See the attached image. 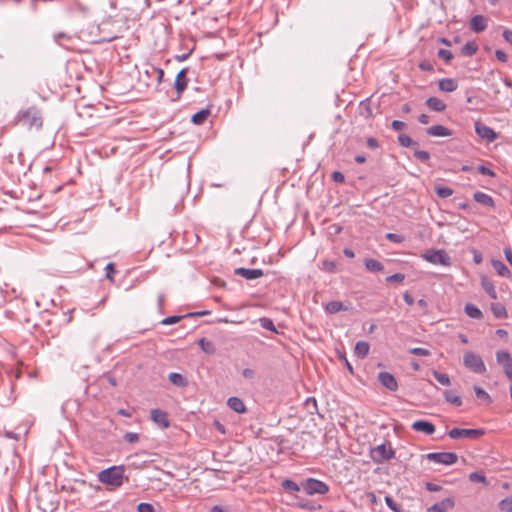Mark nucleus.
<instances>
[{
  "instance_id": "nucleus-1",
  "label": "nucleus",
  "mask_w": 512,
  "mask_h": 512,
  "mask_svg": "<svg viewBox=\"0 0 512 512\" xmlns=\"http://www.w3.org/2000/svg\"><path fill=\"white\" fill-rule=\"evenodd\" d=\"M14 124H20L28 130L41 129L43 118L40 109L36 106H30L26 109L19 110L15 116Z\"/></svg>"
},
{
  "instance_id": "nucleus-2",
  "label": "nucleus",
  "mask_w": 512,
  "mask_h": 512,
  "mask_svg": "<svg viewBox=\"0 0 512 512\" xmlns=\"http://www.w3.org/2000/svg\"><path fill=\"white\" fill-rule=\"evenodd\" d=\"M124 468L123 466H112L102 470L98 474V480L106 485L120 487L123 484Z\"/></svg>"
},
{
  "instance_id": "nucleus-3",
  "label": "nucleus",
  "mask_w": 512,
  "mask_h": 512,
  "mask_svg": "<svg viewBox=\"0 0 512 512\" xmlns=\"http://www.w3.org/2000/svg\"><path fill=\"white\" fill-rule=\"evenodd\" d=\"M422 258L434 265H441L444 267H449L452 265L451 257L445 250L442 249L427 250L422 254Z\"/></svg>"
},
{
  "instance_id": "nucleus-4",
  "label": "nucleus",
  "mask_w": 512,
  "mask_h": 512,
  "mask_svg": "<svg viewBox=\"0 0 512 512\" xmlns=\"http://www.w3.org/2000/svg\"><path fill=\"white\" fill-rule=\"evenodd\" d=\"M371 459L375 463H383L395 457V451L390 444H380L371 449Z\"/></svg>"
},
{
  "instance_id": "nucleus-5",
  "label": "nucleus",
  "mask_w": 512,
  "mask_h": 512,
  "mask_svg": "<svg viewBox=\"0 0 512 512\" xmlns=\"http://www.w3.org/2000/svg\"><path fill=\"white\" fill-rule=\"evenodd\" d=\"M463 363L466 368L475 373L483 374L486 371L482 358L473 352L469 351L464 354Z\"/></svg>"
},
{
  "instance_id": "nucleus-6",
  "label": "nucleus",
  "mask_w": 512,
  "mask_h": 512,
  "mask_svg": "<svg viewBox=\"0 0 512 512\" xmlns=\"http://www.w3.org/2000/svg\"><path fill=\"white\" fill-rule=\"evenodd\" d=\"M302 487L308 495L326 494L329 491V486L326 483L315 478L306 479L302 483Z\"/></svg>"
},
{
  "instance_id": "nucleus-7",
  "label": "nucleus",
  "mask_w": 512,
  "mask_h": 512,
  "mask_svg": "<svg viewBox=\"0 0 512 512\" xmlns=\"http://www.w3.org/2000/svg\"><path fill=\"white\" fill-rule=\"evenodd\" d=\"M426 458L438 464L452 465L457 462L458 455L454 452H432L428 453Z\"/></svg>"
},
{
  "instance_id": "nucleus-8",
  "label": "nucleus",
  "mask_w": 512,
  "mask_h": 512,
  "mask_svg": "<svg viewBox=\"0 0 512 512\" xmlns=\"http://www.w3.org/2000/svg\"><path fill=\"white\" fill-rule=\"evenodd\" d=\"M496 361L502 366L505 376L512 381V357L508 351L496 352Z\"/></svg>"
},
{
  "instance_id": "nucleus-9",
  "label": "nucleus",
  "mask_w": 512,
  "mask_h": 512,
  "mask_svg": "<svg viewBox=\"0 0 512 512\" xmlns=\"http://www.w3.org/2000/svg\"><path fill=\"white\" fill-rule=\"evenodd\" d=\"M484 434L483 429H464V428H453L448 432L451 439L458 438H478Z\"/></svg>"
},
{
  "instance_id": "nucleus-10",
  "label": "nucleus",
  "mask_w": 512,
  "mask_h": 512,
  "mask_svg": "<svg viewBox=\"0 0 512 512\" xmlns=\"http://www.w3.org/2000/svg\"><path fill=\"white\" fill-rule=\"evenodd\" d=\"M475 132L487 142H493L497 139V133L492 128L479 121L475 122Z\"/></svg>"
},
{
  "instance_id": "nucleus-11",
  "label": "nucleus",
  "mask_w": 512,
  "mask_h": 512,
  "mask_svg": "<svg viewBox=\"0 0 512 512\" xmlns=\"http://www.w3.org/2000/svg\"><path fill=\"white\" fill-rule=\"evenodd\" d=\"M378 380L383 387L390 391H396L398 389L396 378L389 372H380L378 374Z\"/></svg>"
},
{
  "instance_id": "nucleus-12",
  "label": "nucleus",
  "mask_w": 512,
  "mask_h": 512,
  "mask_svg": "<svg viewBox=\"0 0 512 512\" xmlns=\"http://www.w3.org/2000/svg\"><path fill=\"white\" fill-rule=\"evenodd\" d=\"M411 428L414 431L422 432L426 435H431L435 432V425L426 420H417L413 422Z\"/></svg>"
},
{
  "instance_id": "nucleus-13",
  "label": "nucleus",
  "mask_w": 512,
  "mask_h": 512,
  "mask_svg": "<svg viewBox=\"0 0 512 512\" xmlns=\"http://www.w3.org/2000/svg\"><path fill=\"white\" fill-rule=\"evenodd\" d=\"M188 73V68L181 69L178 74L176 75V79L174 82V87L178 93V96L182 94V92L187 88L188 86V80L186 78V75Z\"/></svg>"
},
{
  "instance_id": "nucleus-14",
  "label": "nucleus",
  "mask_w": 512,
  "mask_h": 512,
  "mask_svg": "<svg viewBox=\"0 0 512 512\" xmlns=\"http://www.w3.org/2000/svg\"><path fill=\"white\" fill-rule=\"evenodd\" d=\"M234 273L248 280L257 279L264 275L262 269H249L243 267L236 268Z\"/></svg>"
},
{
  "instance_id": "nucleus-15",
  "label": "nucleus",
  "mask_w": 512,
  "mask_h": 512,
  "mask_svg": "<svg viewBox=\"0 0 512 512\" xmlns=\"http://www.w3.org/2000/svg\"><path fill=\"white\" fill-rule=\"evenodd\" d=\"M488 26L487 19L483 15H475L470 20V28L475 33L484 31Z\"/></svg>"
},
{
  "instance_id": "nucleus-16",
  "label": "nucleus",
  "mask_w": 512,
  "mask_h": 512,
  "mask_svg": "<svg viewBox=\"0 0 512 512\" xmlns=\"http://www.w3.org/2000/svg\"><path fill=\"white\" fill-rule=\"evenodd\" d=\"M151 418L162 428H167L169 426L167 413L160 409H153L151 411Z\"/></svg>"
},
{
  "instance_id": "nucleus-17",
  "label": "nucleus",
  "mask_w": 512,
  "mask_h": 512,
  "mask_svg": "<svg viewBox=\"0 0 512 512\" xmlns=\"http://www.w3.org/2000/svg\"><path fill=\"white\" fill-rule=\"evenodd\" d=\"M454 500L452 498H445L442 501L435 503L432 505L428 512H446L449 509L453 508Z\"/></svg>"
},
{
  "instance_id": "nucleus-18",
  "label": "nucleus",
  "mask_w": 512,
  "mask_h": 512,
  "mask_svg": "<svg viewBox=\"0 0 512 512\" xmlns=\"http://www.w3.org/2000/svg\"><path fill=\"white\" fill-rule=\"evenodd\" d=\"M429 136L433 137H448L452 135V131L442 125H434L426 130Z\"/></svg>"
},
{
  "instance_id": "nucleus-19",
  "label": "nucleus",
  "mask_w": 512,
  "mask_h": 512,
  "mask_svg": "<svg viewBox=\"0 0 512 512\" xmlns=\"http://www.w3.org/2000/svg\"><path fill=\"white\" fill-rule=\"evenodd\" d=\"M473 199L481 205L491 207V208L495 207L494 199L490 195H488L484 192H480V191L475 192L473 194Z\"/></svg>"
},
{
  "instance_id": "nucleus-20",
  "label": "nucleus",
  "mask_w": 512,
  "mask_h": 512,
  "mask_svg": "<svg viewBox=\"0 0 512 512\" xmlns=\"http://www.w3.org/2000/svg\"><path fill=\"white\" fill-rule=\"evenodd\" d=\"M438 88L443 92H453L458 88V83L453 78H443L438 81Z\"/></svg>"
},
{
  "instance_id": "nucleus-21",
  "label": "nucleus",
  "mask_w": 512,
  "mask_h": 512,
  "mask_svg": "<svg viewBox=\"0 0 512 512\" xmlns=\"http://www.w3.org/2000/svg\"><path fill=\"white\" fill-rule=\"evenodd\" d=\"M227 405L229 406L230 409H232L233 411H235L237 413L246 412V406H245L243 400L238 397H235V396L230 397L227 401Z\"/></svg>"
},
{
  "instance_id": "nucleus-22",
  "label": "nucleus",
  "mask_w": 512,
  "mask_h": 512,
  "mask_svg": "<svg viewBox=\"0 0 512 512\" xmlns=\"http://www.w3.org/2000/svg\"><path fill=\"white\" fill-rule=\"evenodd\" d=\"M491 264H492V267L494 268V270L498 273V275H500L502 277H506V278L511 277L510 270L501 260L493 259L491 261Z\"/></svg>"
},
{
  "instance_id": "nucleus-23",
  "label": "nucleus",
  "mask_w": 512,
  "mask_h": 512,
  "mask_svg": "<svg viewBox=\"0 0 512 512\" xmlns=\"http://www.w3.org/2000/svg\"><path fill=\"white\" fill-rule=\"evenodd\" d=\"M426 105L433 111L442 112L446 109V104L437 97H430L426 100Z\"/></svg>"
},
{
  "instance_id": "nucleus-24",
  "label": "nucleus",
  "mask_w": 512,
  "mask_h": 512,
  "mask_svg": "<svg viewBox=\"0 0 512 512\" xmlns=\"http://www.w3.org/2000/svg\"><path fill=\"white\" fill-rule=\"evenodd\" d=\"M369 349H370V345L368 342L358 341L355 344L354 353L358 358L363 359L368 355Z\"/></svg>"
},
{
  "instance_id": "nucleus-25",
  "label": "nucleus",
  "mask_w": 512,
  "mask_h": 512,
  "mask_svg": "<svg viewBox=\"0 0 512 512\" xmlns=\"http://www.w3.org/2000/svg\"><path fill=\"white\" fill-rule=\"evenodd\" d=\"M169 381L177 387H186L188 385L187 379L180 373L171 372L168 375Z\"/></svg>"
},
{
  "instance_id": "nucleus-26",
  "label": "nucleus",
  "mask_w": 512,
  "mask_h": 512,
  "mask_svg": "<svg viewBox=\"0 0 512 512\" xmlns=\"http://www.w3.org/2000/svg\"><path fill=\"white\" fill-rule=\"evenodd\" d=\"M464 311L466 315L469 316L470 318L478 320L483 318L482 311L472 303H467L464 307Z\"/></svg>"
},
{
  "instance_id": "nucleus-27",
  "label": "nucleus",
  "mask_w": 512,
  "mask_h": 512,
  "mask_svg": "<svg viewBox=\"0 0 512 512\" xmlns=\"http://www.w3.org/2000/svg\"><path fill=\"white\" fill-rule=\"evenodd\" d=\"M198 345L206 354L213 355L216 352L215 344L206 338L199 339Z\"/></svg>"
},
{
  "instance_id": "nucleus-28",
  "label": "nucleus",
  "mask_w": 512,
  "mask_h": 512,
  "mask_svg": "<svg viewBox=\"0 0 512 512\" xmlns=\"http://www.w3.org/2000/svg\"><path fill=\"white\" fill-rule=\"evenodd\" d=\"M53 39H54L55 43L58 44L59 46L68 48V42H70L72 40V37L65 32H59V33H55L53 35Z\"/></svg>"
},
{
  "instance_id": "nucleus-29",
  "label": "nucleus",
  "mask_w": 512,
  "mask_h": 512,
  "mask_svg": "<svg viewBox=\"0 0 512 512\" xmlns=\"http://www.w3.org/2000/svg\"><path fill=\"white\" fill-rule=\"evenodd\" d=\"M342 310H347V307L340 301H331L325 305V311L330 314H335Z\"/></svg>"
},
{
  "instance_id": "nucleus-30",
  "label": "nucleus",
  "mask_w": 512,
  "mask_h": 512,
  "mask_svg": "<svg viewBox=\"0 0 512 512\" xmlns=\"http://www.w3.org/2000/svg\"><path fill=\"white\" fill-rule=\"evenodd\" d=\"M209 115L210 111L208 109H202L192 116L191 121L196 125H201L207 120Z\"/></svg>"
},
{
  "instance_id": "nucleus-31",
  "label": "nucleus",
  "mask_w": 512,
  "mask_h": 512,
  "mask_svg": "<svg viewBox=\"0 0 512 512\" xmlns=\"http://www.w3.org/2000/svg\"><path fill=\"white\" fill-rule=\"evenodd\" d=\"M365 267L367 270L371 272H380L384 269L383 264L375 259H366L365 260Z\"/></svg>"
},
{
  "instance_id": "nucleus-32",
  "label": "nucleus",
  "mask_w": 512,
  "mask_h": 512,
  "mask_svg": "<svg viewBox=\"0 0 512 512\" xmlns=\"http://www.w3.org/2000/svg\"><path fill=\"white\" fill-rule=\"evenodd\" d=\"M478 50V46L474 41H468L462 48L461 53L464 56H473Z\"/></svg>"
},
{
  "instance_id": "nucleus-33",
  "label": "nucleus",
  "mask_w": 512,
  "mask_h": 512,
  "mask_svg": "<svg viewBox=\"0 0 512 512\" xmlns=\"http://www.w3.org/2000/svg\"><path fill=\"white\" fill-rule=\"evenodd\" d=\"M398 142L402 147H415L417 146V142L414 141L410 136L406 134H399L398 135Z\"/></svg>"
},
{
  "instance_id": "nucleus-34",
  "label": "nucleus",
  "mask_w": 512,
  "mask_h": 512,
  "mask_svg": "<svg viewBox=\"0 0 512 512\" xmlns=\"http://www.w3.org/2000/svg\"><path fill=\"white\" fill-rule=\"evenodd\" d=\"M444 398L447 402L455 405V406H461L462 405V399L460 396L453 394L451 391L446 390L444 392Z\"/></svg>"
},
{
  "instance_id": "nucleus-35",
  "label": "nucleus",
  "mask_w": 512,
  "mask_h": 512,
  "mask_svg": "<svg viewBox=\"0 0 512 512\" xmlns=\"http://www.w3.org/2000/svg\"><path fill=\"white\" fill-rule=\"evenodd\" d=\"M432 374L434 378L437 380V382L440 383L441 385L449 386L451 384L450 377L447 374L441 373L436 370H433Z\"/></svg>"
},
{
  "instance_id": "nucleus-36",
  "label": "nucleus",
  "mask_w": 512,
  "mask_h": 512,
  "mask_svg": "<svg viewBox=\"0 0 512 512\" xmlns=\"http://www.w3.org/2000/svg\"><path fill=\"white\" fill-rule=\"evenodd\" d=\"M491 310L496 318H506L507 317V310L501 304L492 305Z\"/></svg>"
},
{
  "instance_id": "nucleus-37",
  "label": "nucleus",
  "mask_w": 512,
  "mask_h": 512,
  "mask_svg": "<svg viewBox=\"0 0 512 512\" xmlns=\"http://www.w3.org/2000/svg\"><path fill=\"white\" fill-rule=\"evenodd\" d=\"M259 323L262 328L269 330L274 333H278L273 321L270 318L262 317L259 319Z\"/></svg>"
},
{
  "instance_id": "nucleus-38",
  "label": "nucleus",
  "mask_w": 512,
  "mask_h": 512,
  "mask_svg": "<svg viewBox=\"0 0 512 512\" xmlns=\"http://www.w3.org/2000/svg\"><path fill=\"white\" fill-rule=\"evenodd\" d=\"M435 192L440 198H448L453 194V190L446 186H436Z\"/></svg>"
},
{
  "instance_id": "nucleus-39",
  "label": "nucleus",
  "mask_w": 512,
  "mask_h": 512,
  "mask_svg": "<svg viewBox=\"0 0 512 512\" xmlns=\"http://www.w3.org/2000/svg\"><path fill=\"white\" fill-rule=\"evenodd\" d=\"M282 487L286 490V491H289V492H298L300 491V486L290 480V479H285L283 482H282Z\"/></svg>"
},
{
  "instance_id": "nucleus-40",
  "label": "nucleus",
  "mask_w": 512,
  "mask_h": 512,
  "mask_svg": "<svg viewBox=\"0 0 512 512\" xmlns=\"http://www.w3.org/2000/svg\"><path fill=\"white\" fill-rule=\"evenodd\" d=\"M482 287L491 298L495 299L497 297L495 287L491 282L483 281Z\"/></svg>"
},
{
  "instance_id": "nucleus-41",
  "label": "nucleus",
  "mask_w": 512,
  "mask_h": 512,
  "mask_svg": "<svg viewBox=\"0 0 512 512\" xmlns=\"http://www.w3.org/2000/svg\"><path fill=\"white\" fill-rule=\"evenodd\" d=\"M474 392L479 399H482L488 403L491 402L490 395L483 388L479 386H474Z\"/></svg>"
},
{
  "instance_id": "nucleus-42",
  "label": "nucleus",
  "mask_w": 512,
  "mask_h": 512,
  "mask_svg": "<svg viewBox=\"0 0 512 512\" xmlns=\"http://www.w3.org/2000/svg\"><path fill=\"white\" fill-rule=\"evenodd\" d=\"M499 509L504 512H512V498H505L499 502Z\"/></svg>"
},
{
  "instance_id": "nucleus-43",
  "label": "nucleus",
  "mask_w": 512,
  "mask_h": 512,
  "mask_svg": "<svg viewBox=\"0 0 512 512\" xmlns=\"http://www.w3.org/2000/svg\"><path fill=\"white\" fill-rule=\"evenodd\" d=\"M414 157L417 160H419V161H421L423 163H426L430 159V154H429V152L424 151V150H415L414 151Z\"/></svg>"
},
{
  "instance_id": "nucleus-44",
  "label": "nucleus",
  "mask_w": 512,
  "mask_h": 512,
  "mask_svg": "<svg viewBox=\"0 0 512 512\" xmlns=\"http://www.w3.org/2000/svg\"><path fill=\"white\" fill-rule=\"evenodd\" d=\"M469 480L471 482H480V483H483V484H487L486 477H485V475L482 472H472L469 475Z\"/></svg>"
},
{
  "instance_id": "nucleus-45",
  "label": "nucleus",
  "mask_w": 512,
  "mask_h": 512,
  "mask_svg": "<svg viewBox=\"0 0 512 512\" xmlns=\"http://www.w3.org/2000/svg\"><path fill=\"white\" fill-rule=\"evenodd\" d=\"M305 407L307 408V410L313 414L315 411H317V401L315 398L313 397H310V398H307L306 401H305Z\"/></svg>"
},
{
  "instance_id": "nucleus-46",
  "label": "nucleus",
  "mask_w": 512,
  "mask_h": 512,
  "mask_svg": "<svg viewBox=\"0 0 512 512\" xmlns=\"http://www.w3.org/2000/svg\"><path fill=\"white\" fill-rule=\"evenodd\" d=\"M437 55L439 58L445 60L446 62H449L453 58L452 52L446 49H439Z\"/></svg>"
},
{
  "instance_id": "nucleus-47",
  "label": "nucleus",
  "mask_w": 512,
  "mask_h": 512,
  "mask_svg": "<svg viewBox=\"0 0 512 512\" xmlns=\"http://www.w3.org/2000/svg\"><path fill=\"white\" fill-rule=\"evenodd\" d=\"M410 353L422 357L429 356L431 354L428 349L422 347L411 348Z\"/></svg>"
},
{
  "instance_id": "nucleus-48",
  "label": "nucleus",
  "mask_w": 512,
  "mask_h": 512,
  "mask_svg": "<svg viewBox=\"0 0 512 512\" xmlns=\"http://www.w3.org/2000/svg\"><path fill=\"white\" fill-rule=\"evenodd\" d=\"M405 279L404 274L401 273H395L393 275H390L386 278V281L389 283H400Z\"/></svg>"
},
{
  "instance_id": "nucleus-49",
  "label": "nucleus",
  "mask_w": 512,
  "mask_h": 512,
  "mask_svg": "<svg viewBox=\"0 0 512 512\" xmlns=\"http://www.w3.org/2000/svg\"><path fill=\"white\" fill-rule=\"evenodd\" d=\"M385 237L393 243H401L404 241V237L396 233H387Z\"/></svg>"
},
{
  "instance_id": "nucleus-50",
  "label": "nucleus",
  "mask_w": 512,
  "mask_h": 512,
  "mask_svg": "<svg viewBox=\"0 0 512 512\" xmlns=\"http://www.w3.org/2000/svg\"><path fill=\"white\" fill-rule=\"evenodd\" d=\"M322 269L327 272H335L336 271V264L333 261L324 260L322 262Z\"/></svg>"
},
{
  "instance_id": "nucleus-51",
  "label": "nucleus",
  "mask_w": 512,
  "mask_h": 512,
  "mask_svg": "<svg viewBox=\"0 0 512 512\" xmlns=\"http://www.w3.org/2000/svg\"><path fill=\"white\" fill-rule=\"evenodd\" d=\"M182 319V316H169L164 318L160 323L162 325H172L179 322Z\"/></svg>"
},
{
  "instance_id": "nucleus-52",
  "label": "nucleus",
  "mask_w": 512,
  "mask_h": 512,
  "mask_svg": "<svg viewBox=\"0 0 512 512\" xmlns=\"http://www.w3.org/2000/svg\"><path fill=\"white\" fill-rule=\"evenodd\" d=\"M138 512H154V507L150 503L142 502L137 506Z\"/></svg>"
},
{
  "instance_id": "nucleus-53",
  "label": "nucleus",
  "mask_w": 512,
  "mask_h": 512,
  "mask_svg": "<svg viewBox=\"0 0 512 512\" xmlns=\"http://www.w3.org/2000/svg\"><path fill=\"white\" fill-rule=\"evenodd\" d=\"M106 272V278L109 279L111 282L114 281L113 274L115 273V267L113 263H108L105 267Z\"/></svg>"
},
{
  "instance_id": "nucleus-54",
  "label": "nucleus",
  "mask_w": 512,
  "mask_h": 512,
  "mask_svg": "<svg viewBox=\"0 0 512 512\" xmlns=\"http://www.w3.org/2000/svg\"><path fill=\"white\" fill-rule=\"evenodd\" d=\"M478 172L482 175H487V176H490V177H494L495 176V172L488 168L487 166L485 165H479L478 166Z\"/></svg>"
},
{
  "instance_id": "nucleus-55",
  "label": "nucleus",
  "mask_w": 512,
  "mask_h": 512,
  "mask_svg": "<svg viewBox=\"0 0 512 512\" xmlns=\"http://www.w3.org/2000/svg\"><path fill=\"white\" fill-rule=\"evenodd\" d=\"M124 439L128 443H135L139 440V435L135 432H127L124 435Z\"/></svg>"
},
{
  "instance_id": "nucleus-56",
  "label": "nucleus",
  "mask_w": 512,
  "mask_h": 512,
  "mask_svg": "<svg viewBox=\"0 0 512 512\" xmlns=\"http://www.w3.org/2000/svg\"><path fill=\"white\" fill-rule=\"evenodd\" d=\"M385 502L387 504V506L394 512H400L399 509H398V506L397 504L394 502V500L392 499V497L390 496H386L385 497Z\"/></svg>"
},
{
  "instance_id": "nucleus-57",
  "label": "nucleus",
  "mask_w": 512,
  "mask_h": 512,
  "mask_svg": "<svg viewBox=\"0 0 512 512\" xmlns=\"http://www.w3.org/2000/svg\"><path fill=\"white\" fill-rule=\"evenodd\" d=\"M332 180L336 183H343L345 180V177H344L343 173H341L340 171H334L332 173Z\"/></svg>"
},
{
  "instance_id": "nucleus-58",
  "label": "nucleus",
  "mask_w": 512,
  "mask_h": 512,
  "mask_svg": "<svg viewBox=\"0 0 512 512\" xmlns=\"http://www.w3.org/2000/svg\"><path fill=\"white\" fill-rule=\"evenodd\" d=\"M391 127L395 131H400L406 127V123L400 121V120H394L391 123Z\"/></svg>"
},
{
  "instance_id": "nucleus-59",
  "label": "nucleus",
  "mask_w": 512,
  "mask_h": 512,
  "mask_svg": "<svg viewBox=\"0 0 512 512\" xmlns=\"http://www.w3.org/2000/svg\"><path fill=\"white\" fill-rule=\"evenodd\" d=\"M495 56L497 58V60H499L500 62H507V55L504 51L500 50V49H497L495 51Z\"/></svg>"
},
{
  "instance_id": "nucleus-60",
  "label": "nucleus",
  "mask_w": 512,
  "mask_h": 512,
  "mask_svg": "<svg viewBox=\"0 0 512 512\" xmlns=\"http://www.w3.org/2000/svg\"><path fill=\"white\" fill-rule=\"evenodd\" d=\"M360 109H361V115H365L366 117L371 116L372 112H371L368 104H365L364 102H362L360 105Z\"/></svg>"
},
{
  "instance_id": "nucleus-61",
  "label": "nucleus",
  "mask_w": 512,
  "mask_h": 512,
  "mask_svg": "<svg viewBox=\"0 0 512 512\" xmlns=\"http://www.w3.org/2000/svg\"><path fill=\"white\" fill-rule=\"evenodd\" d=\"M419 68L422 71H432L433 65L429 61H422L419 63Z\"/></svg>"
},
{
  "instance_id": "nucleus-62",
  "label": "nucleus",
  "mask_w": 512,
  "mask_h": 512,
  "mask_svg": "<svg viewBox=\"0 0 512 512\" xmlns=\"http://www.w3.org/2000/svg\"><path fill=\"white\" fill-rule=\"evenodd\" d=\"M367 143V146L371 149H376L379 147V143L377 141V139L373 138V137H369L366 141Z\"/></svg>"
},
{
  "instance_id": "nucleus-63",
  "label": "nucleus",
  "mask_w": 512,
  "mask_h": 512,
  "mask_svg": "<svg viewBox=\"0 0 512 512\" xmlns=\"http://www.w3.org/2000/svg\"><path fill=\"white\" fill-rule=\"evenodd\" d=\"M503 38L505 39V41H507L508 43H510L512 45V30H509V29H505L503 31Z\"/></svg>"
},
{
  "instance_id": "nucleus-64",
  "label": "nucleus",
  "mask_w": 512,
  "mask_h": 512,
  "mask_svg": "<svg viewBox=\"0 0 512 512\" xmlns=\"http://www.w3.org/2000/svg\"><path fill=\"white\" fill-rule=\"evenodd\" d=\"M504 255L508 263L512 266V249L509 247H506L504 249Z\"/></svg>"
}]
</instances>
